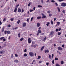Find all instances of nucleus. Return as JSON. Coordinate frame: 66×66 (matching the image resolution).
<instances>
[{
    "label": "nucleus",
    "instance_id": "obj_41",
    "mask_svg": "<svg viewBox=\"0 0 66 66\" xmlns=\"http://www.w3.org/2000/svg\"><path fill=\"white\" fill-rule=\"evenodd\" d=\"M33 17H32L31 19V21H32L33 20Z\"/></svg>",
    "mask_w": 66,
    "mask_h": 66
},
{
    "label": "nucleus",
    "instance_id": "obj_46",
    "mask_svg": "<svg viewBox=\"0 0 66 66\" xmlns=\"http://www.w3.org/2000/svg\"><path fill=\"white\" fill-rule=\"evenodd\" d=\"M48 55L49 56V57L50 59H51V56H50V54H49Z\"/></svg>",
    "mask_w": 66,
    "mask_h": 66
},
{
    "label": "nucleus",
    "instance_id": "obj_16",
    "mask_svg": "<svg viewBox=\"0 0 66 66\" xmlns=\"http://www.w3.org/2000/svg\"><path fill=\"white\" fill-rule=\"evenodd\" d=\"M57 9H58V11L59 12H60V8H59L58 7H57Z\"/></svg>",
    "mask_w": 66,
    "mask_h": 66
},
{
    "label": "nucleus",
    "instance_id": "obj_39",
    "mask_svg": "<svg viewBox=\"0 0 66 66\" xmlns=\"http://www.w3.org/2000/svg\"><path fill=\"white\" fill-rule=\"evenodd\" d=\"M46 40V37H45L43 41H45Z\"/></svg>",
    "mask_w": 66,
    "mask_h": 66
},
{
    "label": "nucleus",
    "instance_id": "obj_6",
    "mask_svg": "<svg viewBox=\"0 0 66 66\" xmlns=\"http://www.w3.org/2000/svg\"><path fill=\"white\" fill-rule=\"evenodd\" d=\"M53 34H54V32L53 31H51L50 32V35H53Z\"/></svg>",
    "mask_w": 66,
    "mask_h": 66
},
{
    "label": "nucleus",
    "instance_id": "obj_7",
    "mask_svg": "<svg viewBox=\"0 0 66 66\" xmlns=\"http://www.w3.org/2000/svg\"><path fill=\"white\" fill-rule=\"evenodd\" d=\"M58 49L59 50H62V48L61 47H58Z\"/></svg>",
    "mask_w": 66,
    "mask_h": 66
},
{
    "label": "nucleus",
    "instance_id": "obj_25",
    "mask_svg": "<svg viewBox=\"0 0 66 66\" xmlns=\"http://www.w3.org/2000/svg\"><path fill=\"white\" fill-rule=\"evenodd\" d=\"M41 58V57L40 56H39L38 57V58H37L38 60H39Z\"/></svg>",
    "mask_w": 66,
    "mask_h": 66
},
{
    "label": "nucleus",
    "instance_id": "obj_60",
    "mask_svg": "<svg viewBox=\"0 0 66 66\" xmlns=\"http://www.w3.org/2000/svg\"><path fill=\"white\" fill-rule=\"evenodd\" d=\"M33 10H35V7H34L33 8Z\"/></svg>",
    "mask_w": 66,
    "mask_h": 66
},
{
    "label": "nucleus",
    "instance_id": "obj_11",
    "mask_svg": "<svg viewBox=\"0 0 66 66\" xmlns=\"http://www.w3.org/2000/svg\"><path fill=\"white\" fill-rule=\"evenodd\" d=\"M4 38V37H1L0 38V40H2V39H3Z\"/></svg>",
    "mask_w": 66,
    "mask_h": 66
},
{
    "label": "nucleus",
    "instance_id": "obj_26",
    "mask_svg": "<svg viewBox=\"0 0 66 66\" xmlns=\"http://www.w3.org/2000/svg\"><path fill=\"white\" fill-rule=\"evenodd\" d=\"M38 7H42V6L40 5H38Z\"/></svg>",
    "mask_w": 66,
    "mask_h": 66
},
{
    "label": "nucleus",
    "instance_id": "obj_21",
    "mask_svg": "<svg viewBox=\"0 0 66 66\" xmlns=\"http://www.w3.org/2000/svg\"><path fill=\"white\" fill-rule=\"evenodd\" d=\"M17 8H15V9H14V12H16L17 11Z\"/></svg>",
    "mask_w": 66,
    "mask_h": 66
},
{
    "label": "nucleus",
    "instance_id": "obj_40",
    "mask_svg": "<svg viewBox=\"0 0 66 66\" xmlns=\"http://www.w3.org/2000/svg\"><path fill=\"white\" fill-rule=\"evenodd\" d=\"M58 60V58H55V60Z\"/></svg>",
    "mask_w": 66,
    "mask_h": 66
},
{
    "label": "nucleus",
    "instance_id": "obj_45",
    "mask_svg": "<svg viewBox=\"0 0 66 66\" xmlns=\"http://www.w3.org/2000/svg\"><path fill=\"white\" fill-rule=\"evenodd\" d=\"M58 1L59 2H61V1H64V0H58Z\"/></svg>",
    "mask_w": 66,
    "mask_h": 66
},
{
    "label": "nucleus",
    "instance_id": "obj_2",
    "mask_svg": "<svg viewBox=\"0 0 66 66\" xmlns=\"http://www.w3.org/2000/svg\"><path fill=\"white\" fill-rule=\"evenodd\" d=\"M61 5L62 6L65 7L66 6V3H62L61 4Z\"/></svg>",
    "mask_w": 66,
    "mask_h": 66
},
{
    "label": "nucleus",
    "instance_id": "obj_59",
    "mask_svg": "<svg viewBox=\"0 0 66 66\" xmlns=\"http://www.w3.org/2000/svg\"><path fill=\"white\" fill-rule=\"evenodd\" d=\"M2 24V22H1V21H0V25H1Z\"/></svg>",
    "mask_w": 66,
    "mask_h": 66
},
{
    "label": "nucleus",
    "instance_id": "obj_64",
    "mask_svg": "<svg viewBox=\"0 0 66 66\" xmlns=\"http://www.w3.org/2000/svg\"><path fill=\"white\" fill-rule=\"evenodd\" d=\"M47 24L49 25V24H50V22H47Z\"/></svg>",
    "mask_w": 66,
    "mask_h": 66
},
{
    "label": "nucleus",
    "instance_id": "obj_22",
    "mask_svg": "<svg viewBox=\"0 0 66 66\" xmlns=\"http://www.w3.org/2000/svg\"><path fill=\"white\" fill-rule=\"evenodd\" d=\"M51 24H53V21H52V20H51Z\"/></svg>",
    "mask_w": 66,
    "mask_h": 66
},
{
    "label": "nucleus",
    "instance_id": "obj_57",
    "mask_svg": "<svg viewBox=\"0 0 66 66\" xmlns=\"http://www.w3.org/2000/svg\"><path fill=\"white\" fill-rule=\"evenodd\" d=\"M41 2L42 3H43V0H41Z\"/></svg>",
    "mask_w": 66,
    "mask_h": 66
},
{
    "label": "nucleus",
    "instance_id": "obj_48",
    "mask_svg": "<svg viewBox=\"0 0 66 66\" xmlns=\"http://www.w3.org/2000/svg\"><path fill=\"white\" fill-rule=\"evenodd\" d=\"M56 32H58L59 31V29H57L56 30Z\"/></svg>",
    "mask_w": 66,
    "mask_h": 66
},
{
    "label": "nucleus",
    "instance_id": "obj_34",
    "mask_svg": "<svg viewBox=\"0 0 66 66\" xmlns=\"http://www.w3.org/2000/svg\"><path fill=\"white\" fill-rule=\"evenodd\" d=\"M24 56L26 57V56H27V54L25 53L24 54Z\"/></svg>",
    "mask_w": 66,
    "mask_h": 66
},
{
    "label": "nucleus",
    "instance_id": "obj_32",
    "mask_svg": "<svg viewBox=\"0 0 66 66\" xmlns=\"http://www.w3.org/2000/svg\"><path fill=\"white\" fill-rule=\"evenodd\" d=\"M52 63L53 64H54V60H53L52 61Z\"/></svg>",
    "mask_w": 66,
    "mask_h": 66
},
{
    "label": "nucleus",
    "instance_id": "obj_31",
    "mask_svg": "<svg viewBox=\"0 0 66 66\" xmlns=\"http://www.w3.org/2000/svg\"><path fill=\"white\" fill-rule=\"evenodd\" d=\"M49 16H50V17H51V16H52V14H50Z\"/></svg>",
    "mask_w": 66,
    "mask_h": 66
},
{
    "label": "nucleus",
    "instance_id": "obj_38",
    "mask_svg": "<svg viewBox=\"0 0 66 66\" xmlns=\"http://www.w3.org/2000/svg\"><path fill=\"white\" fill-rule=\"evenodd\" d=\"M49 62H47L46 63V65L47 66H48L49 65Z\"/></svg>",
    "mask_w": 66,
    "mask_h": 66
},
{
    "label": "nucleus",
    "instance_id": "obj_20",
    "mask_svg": "<svg viewBox=\"0 0 66 66\" xmlns=\"http://www.w3.org/2000/svg\"><path fill=\"white\" fill-rule=\"evenodd\" d=\"M46 17H47V16H43L42 17V18H45Z\"/></svg>",
    "mask_w": 66,
    "mask_h": 66
},
{
    "label": "nucleus",
    "instance_id": "obj_63",
    "mask_svg": "<svg viewBox=\"0 0 66 66\" xmlns=\"http://www.w3.org/2000/svg\"><path fill=\"white\" fill-rule=\"evenodd\" d=\"M41 29V27H39L38 28V29H39V30H40Z\"/></svg>",
    "mask_w": 66,
    "mask_h": 66
},
{
    "label": "nucleus",
    "instance_id": "obj_62",
    "mask_svg": "<svg viewBox=\"0 0 66 66\" xmlns=\"http://www.w3.org/2000/svg\"><path fill=\"white\" fill-rule=\"evenodd\" d=\"M7 27H11V25H9Z\"/></svg>",
    "mask_w": 66,
    "mask_h": 66
},
{
    "label": "nucleus",
    "instance_id": "obj_15",
    "mask_svg": "<svg viewBox=\"0 0 66 66\" xmlns=\"http://www.w3.org/2000/svg\"><path fill=\"white\" fill-rule=\"evenodd\" d=\"M44 48H45V47L44 46H43L41 48L40 50L41 51H42V50H43V49H44Z\"/></svg>",
    "mask_w": 66,
    "mask_h": 66
},
{
    "label": "nucleus",
    "instance_id": "obj_18",
    "mask_svg": "<svg viewBox=\"0 0 66 66\" xmlns=\"http://www.w3.org/2000/svg\"><path fill=\"white\" fill-rule=\"evenodd\" d=\"M14 62L15 63H18V61L17 60H15Z\"/></svg>",
    "mask_w": 66,
    "mask_h": 66
},
{
    "label": "nucleus",
    "instance_id": "obj_1",
    "mask_svg": "<svg viewBox=\"0 0 66 66\" xmlns=\"http://www.w3.org/2000/svg\"><path fill=\"white\" fill-rule=\"evenodd\" d=\"M29 54L31 57H32L34 56V53L32 52H30L29 53Z\"/></svg>",
    "mask_w": 66,
    "mask_h": 66
},
{
    "label": "nucleus",
    "instance_id": "obj_44",
    "mask_svg": "<svg viewBox=\"0 0 66 66\" xmlns=\"http://www.w3.org/2000/svg\"><path fill=\"white\" fill-rule=\"evenodd\" d=\"M30 5H31V4H30V3H29L28 4V6H30Z\"/></svg>",
    "mask_w": 66,
    "mask_h": 66
},
{
    "label": "nucleus",
    "instance_id": "obj_14",
    "mask_svg": "<svg viewBox=\"0 0 66 66\" xmlns=\"http://www.w3.org/2000/svg\"><path fill=\"white\" fill-rule=\"evenodd\" d=\"M38 33H42V31H41V30H39L38 31Z\"/></svg>",
    "mask_w": 66,
    "mask_h": 66
},
{
    "label": "nucleus",
    "instance_id": "obj_13",
    "mask_svg": "<svg viewBox=\"0 0 66 66\" xmlns=\"http://www.w3.org/2000/svg\"><path fill=\"white\" fill-rule=\"evenodd\" d=\"M6 18H4L3 19V21H5L6 20Z\"/></svg>",
    "mask_w": 66,
    "mask_h": 66
},
{
    "label": "nucleus",
    "instance_id": "obj_12",
    "mask_svg": "<svg viewBox=\"0 0 66 66\" xmlns=\"http://www.w3.org/2000/svg\"><path fill=\"white\" fill-rule=\"evenodd\" d=\"M24 38H21L20 39V41H21V42H22V41L24 39Z\"/></svg>",
    "mask_w": 66,
    "mask_h": 66
},
{
    "label": "nucleus",
    "instance_id": "obj_3",
    "mask_svg": "<svg viewBox=\"0 0 66 66\" xmlns=\"http://www.w3.org/2000/svg\"><path fill=\"white\" fill-rule=\"evenodd\" d=\"M28 42L29 44L31 43V38H29L28 39Z\"/></svg>",
    "mask_w": 66,
    "mask_h": 66
},
{
    "label": "nucleus",
    "instance_id": "obj_9",
    "mask_svg": "<svg viewBox=\"0 0 66 66\" xmlns=\"http://www.w3.org/2000/svg\"><path fill=\"white\" fill-rule=\"evenodd\" d=\"M26 26V23H23V27H25Z\"/></svg>",
    "mask_w": 66,
    "mask_h": 66
},
{
    "label": "nucleus",
    "instance_id": "obj_33",
    "mask_svg": "<svg viewBox=\"0 0 66 66\" xmlns=\"http://www.w3.org/2000/svg\"><path fill=\"white\" fill-rule=\"evenodd\" d=\"M60 34H61V32H58V35H60Z\"/></svg>",
    "mask_w": 66,
    "mask_h": 66
},
{
    "label": "nucleus",
    "instance_id": "obj_29",
    "mask_svg": "<svg viewBox=\"0 0 66 66\" xmlns=\"http://www.w3.org/2000/svg\"><path fill=\"white\" fill-rule=\"evenodd\" d=\"M50 12H51V11H48L47 12V13H48V14H50Z\"/></svg>",
    "mask_w": 66,
    "mask_h": 66
},
{
    "label": "nucleus",
    "instance_id": "obj_56",
    "mask_svg": "<svg viewBox=\"0 0 66 66\" xmlns=\"http://www.w3.org/2000/svg\"><path fill=\"white\" fill-rule=\"evenodd\" d=\"M15 56L16 57H18V55L16 54H15Z\"/></svg>",
    "mask_w": 66,
    "mask_h": 66
},
{
    "label": "nucleus",
    "instance_id": "obj_58",
    "mask_svg": "<svg viewBox=\"0 0 66 66\" xmlns=\"http://www.w3.org/2000/svg\"><path fill=\"white\" fill-rule=\"evenodd\" d=\"M24 51L25 52H27V50H26V49H25L24 50Z\"/></svg>",
    "mask_w": 66,
    "mask_h": 66
},
{
    "label": "nucleus",
    "instance_id": "obj_53",
    "mask_svg": "<svg viewBox=\"0 0 66 66\" xmlns=\"http://www.w3.org/2000/svg\"><path fill=\"white\" fill-rule=\"evenodd\" d=\"M55 5L56 6H58V4H57V3H55Z\"/></svg>",
    "mask_w": 66,
    "mask_h": 66
},
{
    "label": "nucleus",
    "instance_id": "obj_30",
    "mask_svg": "<svg viewBox=\"0 0 66 66\" xmlns=\"http://www.w3.org/2000/svg\"><path fill=\"white\" fill-rule=\"evenodd\" d=\"M51 2H53V3H54L55 2V1L53 0H52L51 1Z\"/></svg>",
    "mask_w": 66,
    "mask_h": 66
},
{
    "label": "nucleus",
    "instance_id": "obj_42",
    "mask_svg": "<svg viewBox=\"0 0 66 66\" xmlns=\"http://www.w3.org/2000/svg\"><path fill=\"white\" fill-rule=\"evenodd\" d=\"M4 33H5V34H6V33H7V31L6 30L5 31Z\"/></svg>",
    "mask_w": 66,
    "mask_h": 66
},
{
    "label": "nucleus",
    "instance_id": "obj_19",
    "mask_svg": "<svg viewBox=\"0 0 66 66\" xmlns=\"http://www.w3.org/2000/svg\"><path fill=\"white\" fill-rule=\"evenodd\" d=\"M63 64H64V61H61V65H63Z\"/></svg>",
    "mask_w": 66,
    "mask_h": 66
},
{
    "label": "nucleus",
    "instance_id": "obj_5",
    "mask_svg": "<svg viewBox=\"0 0 66 66\" xmlns=\"http://www.w3.org/2000/svg\"><path fill=\"white\" fill-rule=\"evenodd\" d=\"M45 53H49V51L48 50H45Z\"/></svg>",
    "mask_w": 66,
    "mask_h": 66
},
{
    "label": "nucleus",
    "instance_id": "obj_55",
    "mask_svg": "<svg viewBox=\"0 0 66 66\" xmlns=\"http://www.w3.org/2000/svg\"><path fill=\"white\" fill-rule=\"evenodd\" d=\"M52 58L53 57V56H54V55L53 54H52Z\"/></svg>",
    "mask_w": 66,
    "mask_h": 66
},
{
    "label": "nucleus",
    "instance_id": "obj_24",
    "mask_svg": "<svg viewBox=\"0 0 66 66\" xmlns=\"http://www.w3.org/2000/svg\"><path fill=\"white\" fill-rule=\"evenodd\" d=\"M4 29V27H3L2 28V32H3Z\"/></svg>",
    "mask_w": 66,
    "mask_h": 66
},
{
    "label": "nucleus",
    "instance_id": "obj_35",
    "mask_svg": "<svg viewBox=\"0 0 66 66\" xmlns=\"http://www.w3.org/2000/svg\"><path fill=\"white\" fill-rule=\"evenodd\" d=\"M56 66H60L59 64H56Z\"/></svg>",
    "mask_w": 66,
    "mask_h": 66
},
{
    "label": "nucleus",
    "instance_id": "obj_61",
    "mask_svg": "<svg viewBox=\"0 0 66 66\" xmlns=\"http://www.w3.org/2000/svg\"><path fill=\"white\" fill-rule=\"evenodd\" d=\"M4 46H6L7 45L5 43V44H4Z\"/></svg>",
    "mask_w": 66,
    "mask_h": 66
},
{
    "label": "nucleus",
    "instance_id": "obj_47",
    "mask_svg": "<svg viewBox=\"0 0 66 66\" xmlns=\"http://www.w3.org/2000/svg\"><path fill=\"white\" fill-rule=\"evenodd\" d=\"M3 41H4V42L6 41V39H5V38H4V39H3Z\"/></svg>",
    "mask_w": 66,
    "mask_h": 66
},
{
    "label": "nucleus",
    "instance_id": "obj_36",
    "mask_svg": "<svg viewBox=\"0 0 66 66\" xmlns=\"http://www.w3.org/2000/svg\"><path fill=\"white\" fill-rule=\"evenodd\" d=\"M30 12H33V10H30Z\"/></svg>",
    "mask_w": 66,
    "mask_h": 66
},
{
    "label": "nucleus",
    "instance_id": "obj_10",
    "mask_svg": "<svg viewBox=\"0 0 66 66\" xmlns=\"http://www.w3.org/2000/svg\"><path fill=\"white\" fill-rule=\"evenodd\" d=\"M37 27H39L40 26V23H37Z\"/></svg>",
    "mask_w": 66,
    "mask_h": 66
},
{
    "label": "nucleus",
    "instance_id": "obj_52",
    "mask_svg": "<svg viewBox=\"0 0 66 66\" xmlns=\"http://www.w3.org/2000/svg\"><path fill=\"white\" fill-rule=\"evenodd\" d=\"M0 53L1 54H2L3 53V52L2 51H0Z\"/></svg>",
    "mask_w": 66,
    "mask_h": 66
},
{
    "label": "nucleus",
    "instance_id": "obj_43",
    "mask_svg": "<svg viewBox=\"0 0 66 66\" xmlns=\"http://www.w3.org/2000/svg\"><path fill=\"white\" fill-rule=\"evenodd\" d=\"M62 12L64 13H65V10H63L62 11Z\"/></svg>",
    "mask_w": 66,
    "mask_h": 66
},
{
    "label": "nucleus",
    "instance_id": "obj_8",
    "mask_svg": "<svg viewBox=\"0 0 66 66\" xmlns=\"http://www.w3.org/2000/svg\"><path fill=\"white\" fill-rule=\"evenodd\" d=\"M41 18H42L41 16H38L37 17V19H40Z\"/></svg>",
    "mask_w": 66,
    "mask_h": 66
},
{
    "label": "nucleus",
    "instance_id": "obj_54",
    "mask_svg": "<svg viewBox=\"0 0 66 66\" xmlns=\"http://www.w3.org/2000/svg\"><path fill=\"white\" fill-rule=\"evenodd\" d=\"M57 24H58V25H59L60 24V22H57Z\"/></svg>",
    "mask_w": 66,
    "mask_h": 66
},
{
    "label": "nucleus",
    "instance_id": "obj_50",
    "mask_svg": "<svg viewBox=\"0 0 66 66\" xmlns=\"http://www.w3.org/2000/svg\"><path fill=\"white\" fill-rule=\"evenodd\" d=\"M13 56H13V54H12V56H11V58H13Z\"/></svg>",
    "mask_w": 66,
    "mask_h": 66
},
{
    "label": "nucleus",
    "instance_id": "obj_4",
    "mask_svg": "<svg viewBox=\"0 0 66 66\" xmlns=\"http://www.w3.org/2000/svg\"><path fill=\"white\" fill-rule=\"evenodd\" d=\"M18 11L19 13H20V12H21V10L20 8H18Z\"/></svg>",
    "mask_w": 66,
    "mask_h": 66
},
{
    "label": "nucleus",
    "instance_id": "obj_28",
    "mask_svg": "<svg viewBox=\"0 0 66 66\" xmlns=\"http://www.w3.org/2000/svg\"><path fill=\"white\" fill-rule=\"evenodd\" d=\"M7 34H10V31H7Z\"/></svg>",
    "mask_w": 66,
    "mask_h": 66
},
{
    "label": "nucleus",
    "instance_id": "obj_51",
    "mask_svg": "<svg viewBox=\"0 0 66 66\" xmlns=\"http://www.w3.org/2000/svg\"><path fill=\"white\" fill-rule=\"evenodd\" d=\"M29 18L27 19V22H28L29 21Z\"/></svg>",
    "mask_w": 66,
    "mask_h": 66
},
{
    "label": "nucleus",
    "instance_id": "obj_37",
    "mask_svg": "<svg viewBox=\"0 0 66 66\" xmlns=\"http://www.w3.org/2000/svg\"><path fill=\"white\" fill-rule=\"evenodd\" d=\"M57 52L59 53V54H60V55L61 53H60V52L59 51H57Z\"/></svg>",
    "mask_w": 66,
    "mask_h": 66
},
{
    "label": "nucleus",
    "instance_id": "obj_23",
    "mask_svg": "<svg viewBox=\"0 0 66 66\" xmlns=\"http://www.w3.org/2000/svg\"><path fill=\"white\" fill-rule=\"evenodd\" d=\"M14 18H11L10 19V20H11V21H14Z\"/></svg>",
    "mask_w": 66,
    "mask_h": 66
},
{
    "label": "nucleus",
    "instance_id": "obj_49",
    "mask_svg": "<svg viewBox=\"0 0 66 66\" xmlns=\"http://www.w3.org/2000/svg\"><path fill=\"white\" fill-rule=\"evenodd\" d=\"M22 12H24V10H23V9H22Z\"/></svg>",
    "mask_w": 66,
    "mask_h": 66
},
{
    "label": "nucleus",
    "instance_id": "obj_17",
    "mask_svg": "<svg viewBox=\"0 0 66 66\" xmlns=\"http://www.w3.org/2000/svg\"><path fill=\"white\" fill-rule=\"evenodd\" d=\"M20 20H18V21L17 22V23L18 24H19L20 23Z\"/></svg>",
    "mask_w": 66,
    "mask_h": 66
},
{
    "label": "nucleus",
    "instance_id": "obj_27",
    "mask_svg": "<svg viewBox=\"0 0 66 66\" xmlns=\"http://www.w3.org/2000/svg\"><path fill=\"white\" fill-rule=\"evenodd\" d=\"M18 35L19 37H20V33H19L18 34Z\"/></svg>",
    "mask_w": 66,
    "mask_h": 66
}]
</instances>
